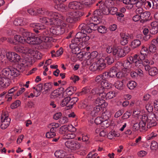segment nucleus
I'll return each mask as SVG.
<instances>
[{"label":"nucleus","mask_w":158,"mask_h":158,"mask_svg":"<svg viewBox=\"0 0 158 158\" xmlns=\"http://www.w3.org/2000/svg\"><path fill=\"white\" fill-rule=\"evenodd\" d=\"M39 9H42V10H48L45 9L44 8H40L37 10V11H36L33 8H31L27 10V12H28L31 15H36L37 14H40L38 12V10ZM42 15H44L45 16L44 18H45L46 16V15H43L42 14Z\"/></svg>","instance_id":"nucleus-31"},{"label":"nucleus","mask_w":158,"mask_h":158,"mask_svg":"<svg viewBox=\"0 0 158 158\" xmlns=\"http://www.w3.org/2000/svg\"><path fill=\"white\" fill-rule=\"evenodd\" d=\"M121 36L120 43L121 45H124L128 42V39L129 38L128 35L123 33H120Z\"/></svg>","instance_id":"nucleus-23"},{"label":"nucleus","mask_w":158,"mask_h":158,"mask_svg":"<svg viewBox=\"0 0 158 158\" xmlns=\"http://www.w3.org/2000/svg\"><path fill=\"white\" fill-rule=\"evenodd\" d=\"M156 111L155 114L150 113L148 116H145L148 121L147 128H150L157 124L156 120L158 121V110Z\"/></svg>","instance_id":"nucleus-8"},{"label":"nucleus","mask_w":158,"mask_h":158,"mask_svg":"<svg viewBox=\"0 0 158 158\" xmlns=\"http://www.w3.org/2000/svg\"><path fill=\"white\" fill-rule=\"evenodd\" d=\"M104 99L102 98L98 97V98L96 100L95 102L97 104H98V106H100L102 105V104L104 103L105 101Z\"/></svg>","instance_id":"nucleus-53"},{"label":"nucleus","mask_w":158,"mask_h":158,"mask_svg":"<svg viewBox=\"0 0 158 158\" xmlns=\"http://www.w3.org/2000/svg\"><path fill=\"white\" fill-rule=\"evenodd\" d=\"M14 24L17 26H22L23 25V20L21 19H17L14 22Z\"/></svg>","instance_id":"nucleus-57"},{"label":"nucleus","mask_w":158,"mask_h":158,"mask_svg":"<svg viewBox=\"0 0 158 158\" xmlns=\"http://www.w3.org/2000/svg\"><path fill=\"white\" fill-rule=\"evenodd\" d=\"M101 109V107L99 106L94 107L93 110H92L90 112L91 116L94 117L98 115L99 114V112Z\"/></svg>","instance_id":"nucleus-28"},{"label":"nucleus","mask_w":158,"mask_h":158,"mask_svg":"<svg viewBox=\"0 0 158 158\" xmlns=\"http://www.w3.org/2000/svg\"><path fill=\"white\" fill-rule=\"evenodd\" d=\"M60 125L58 123H52L49 124L48 127H50V126L56 130L57 128L60 127Z\"/></svg>","instance_id":"nucleus-61"},{"label":"nucleus","mask_w":158,"mask_h":158,"mask_svg":"<svg viewBox=\"0 0 158 158\" xmlns=\"http://www.w3.org/2000/svg\"><path fill=\"white\" fill-rule=\"evenodd\" d=\"M124 3L127 5L126 6L128 9H131L135 4L137 7H142L144 6V2L145 0H123Z\"/></svg>","instance_id":"nucleus-10"},{"label":"nucleus","mask_w":158,"mask_h":158,"mask_svg":"<svg viewBox=\"0 0 158 158\" xmlns=\"http://www.w3.org/2000/svg\"><path fill=\"white\" fill-rule=\"evenodd\" d=\"M118 10L117 8L116 7H112L110 8L108 7V14L110 13L112 15L116 14Z\"/></svg>","instance_id":"nucleus-48"},{"label":"nucleus","mask_w":158,"mask_h":158,"mask_svg":"<svg viewBox=\"0 0 158 158\" xmlns=\"http://www.w3.org/2000/svg\"><path fill=\"white\" fill-rule=\"evenodd\" d=\"M69 100H70V97H67L64 98L62 101L61 105L62 106H65L69 107Z\"/></svg>","instance_id":"nucleus-39"},{"label":"nucleus","mask_w":158,"mask_h":158,"mask_svg":"<svg viewBox=\"0 0 158 158\" xmlns=\"http://www.w3.org/2000/svg\"><path fill=\"white\" fill-rule=\"evenodd\" d=\"M108 118V117L105 115L103 119L102 120L101 125L102 127H103L104 128H107L109 126V123L107 120V119Z\"/></svg>","instance_id":"nucleus-33"},{"label":"nucleus","mask_w":158,"mask_h":158,"mask_svg":"<svg viewBox=\"0 0 158 158\" xmlns=\"http://www.w3.org/2000/svg\"><path fill=\"white\" fill-rule=\"evenodd\" d=\"M69 9L73 10L72 11L68 12L66 14L67 18L66 20L71 23H76L80 19V17L82 16L83 13L77 10L83 8L81 3L77 1H73L69 2L68 5Z\"/></svg>","instance_id":"nucleus-5"},{"label":"nucleus","mask_w":158,"mask_h":158,"mask_svg":"<svg viewBox=\"0 0 158 158\" xmlns=\"http://www.w3.org/2000/svg\"><path fill=\"white\" fill-rule=\"evenodd\" d=\"M25 39L23 38L20 35H16L14 37V39L11 38H8L7 41L11 44H16L18 42L23 44L25 43Z\"/></svg>","instance_id":"nucleus-19"},{"label":"nucleus","mask_w":158,"mask_h":158,"mask_svg":"<svg viewBox=\"0 0 158 158\" xmlns=\"http://www.w3.org/2000/svg\"><path fill=\"white\" fill-rule=\"evenodd\" d=\"M75 137V135L73 133L65 134L64 135V139H72Z\"/></svg>","instance_id":"nucleus-42"},{"label":"nucleus","mask_w":158,"mask_h":158,"mask_svg":"<svg viewBox=\"0 0 158 158\" xmlns=\"http://www.w3.org/2000/svg\"><path fill=\"white\" fill-rule=\"evenodd\" d=\"M89 54L88 56H90V58L91 59L96 61V60L97 59L98 57V53L96 51H94L91 52V54L89 53H87V54Z\"/></svg>","instance_id":"nucleus-41"},{"label":"nucleus","mask_w":158,"mask_h":158,"mask_svg":"<svg viewBox=\"0 0 158 158\" xmlns=\"http://www.w3.org/2000/svg\"><path fill=\"white\" fill-rule=\"evenodd\" d=\"M116 69L115 67H112L109 72H104L105 74H106V78L109 79L110 78L116 77V73H117Z\"/></svg>","instance_id":"nucleus-22"},{"label":"nucleus","mask_w":158,"mask_h":158,"mask_svg":"<svg viewBox=\"0 0 158 158\" xmlns=\"http://www.w3.org/2000/svg\"><path fill=\"white\" fill-rule=\"evenodd\" d=\"M158 32V28L157 25L153 26V27L150 30V33L152 35L156 34Z\"/></svg>","instance_id":"nucleus-50"},{"label":"nucleus","mask_w":158,"mask_h":158,"mask_svg":"<svg viewBox=\"0 0 158 158\" xmlns=\"http://www.w3.org/2000/svg\"><path fill=\"white\" fill-rule=\"evenodd\" d=\"M140 23H143L146 22L150 16V13L149 12L145 11L142 13L140 15Z\"/></svg>","instance_id":"nucleus-24"},{"label":"nucleus","mask_w":158,"mask_h":158,"mask_svg":"<svg viewBox=\"0 0 158 158\" xmlns=\"http://www.w3.org/2000/svg\"><path fill=\"white\" fill-rule=\"evenodd\" d=\"M6 57L11 62H18L21 58L18 54L14 52H8L6 54Z\"/></svg>","instance_id":"nucleus-16"},{"label":"nucleus","mask_w":158,"mask_h":158,"mask_svg":"<svg viewBox=\"0 0 158 158\" xmlns=\"http://www.w3.org/2000/svg\"><path fill=\"white\" fill-rule=\"evenodd\" d=\"M98 68L97 62L96 61L90 65L89 67L90 69L93 71L98 70Z\"/></svg>","instance_id":"nucleus-45"},{"label":"nucleus","mask_w":158,"mask_h":158,"mask_svg":"<svg viewBox=\"0 0 158 158\" xmlns=\"http://www.w3.org/2000/svg\"><path fill=\"white\" fill-rule=\"evenodd\" d=\"M72 89H73V87L71 86L68 87L64 91V94L65 93L66 94H67L69 95H72V93H73Z\"/></svg>","instance_id":"nucleus-60"},{"label":"nucleus","mask_w":158,"mask_h":158,"mask_svg":"<svg viewBox=\"0 0 158 158\" xmlns=\"http://www.w3.org/2000/svg\"><path fill=\"white\" fill-rule=\"evenodd\" d=\"M98 70L101 71L106 67V62L103 58H100L97 61Z\"/></svg>","instance_id":"nucleus-26"},{"label":"nucleus","mask_w":158,"mask_h":158,"mask_svg":"<svg viewBox=\"0 0 158 158\" xmlns=\"http://www.w3.org/2000/svg\"><path fill=\"white\" fill-rule=\"evenodd\" d=\"M152 2L153 0L149 1L145 0V1L144 2V7L147 9H150L152 7Z\"/></svg>","instance_id":"nucleus-47"},{"label":"nucleus","mask_w":158,"mask_h":158,"mask_svg":"<svg viewBox=\"0 0 158 158\" xmlns=\"http://www.w3.org/2000/svg\"><path fill=\"white\" fill-rule=\"evenodd\" d=\"M158 148V144L157 142L155 141L152 142L151 144V148L152 150H156Z\"/></svg>","instance_id":"nucleus-54"},{"label":"nucleus","mask_w":158,"mask_h":158,"mask_svg":"<svg viewBox=\"0 0 158 158\" xmlns=\"http://www.w3.org/2000/svg\"><path fill=\"white\" fill-rule=\"evenodd\" d=\"M146 108L148 112H152L153 110V106L152 103L148 102L146 106Z\"/></svg>","instance_id":"nucleus-56"},{"label":"nucleus","mask_w":158,"mask_h":158,"mask_svg":"<svg viewBox=\"0 0 158 158\" xmlns=\"http://www.w3.org/2000/svg\"><path fill=\"white\" fill-rule=\"evenodd\" d=\"M102 96H103V98L106 100L111 99L115 97V93L113 91H111L107 93H105L103 94Z\"/></svg>","instance_id":"nucleus-27"},{"label":"nucleus","mask_w":158,"mask_h":158,"mask_svg":"<svg viewBox=\"0 0 158 158\" xmlns=\"http://www.w3.org/2000/svg\"><path fill=\"white\" fill-rule=\"evenodd\" d=\"M106 114L105 113L102 114L101 117H98L94 120V122L96 124H101L103 118Z\"/></svg>","instance_id":"nucleus-36"},{"label":"nucleus","mask_w":158,"mask_h":158,"mask_svg":"<svg viewBox=\"0 0 158 158\" xmlns=\"http://www.w3.org/2000/svg\"><path fill=\"white\" fill-rule=\"evenodd\" d=\"M55 9L64 12L66 10L65 7L63 4H61V3L55 5L54 6Z\"/></svg>","instance_id":"nucleus-38"},{"label":"nucleus","mask_w":158,"mask_h":158,"mask_svg":"<svg viewBox=\"0 0 158 158\" xmlns=\"http://www.w3.org/2000/svg\"><path fill=\"white\" fill-rule=\"evenodd\" d=\"M64 88L61 87L54 90L50 94V98L55 99L58 98H60L63 97L64 95Z\"/></svg>","instance_id":"nucleus-13"},{"label":"nucleus","mask_w":158,"mask_h":158,"mask_svg":"<svg viewBox=\"0 0 158 158\" xmlns=\"http://www.w3.org/2000/svg\"><path fill=\"white\" fill-rule=\"evenodd\" d=\"M136 83L134 81H129L127 84V87L131 89H133L136 87Z\"/></svg>","instance_id":"nucleus-43"},{"label":"nucleus","mask_w":158,"mask_h":158,"mask_svg":"<svg viewBox=\"0 0 158 158\" xmlns=\"http://www.w3.org/2000/svg\"><path fill=\"white\" fill-rule=\"evenodd\" d=\"M10 120V118L6 115H2L1 118V128L3 129L6 128L9 125Z\"/></svg>","instance_id":"nucleus-17"},{"label":"nucleus","mask_w":158,"mask_h":158,"mask_svg":"<svg viewBox=\"0 0 158 158\" xmlns=\"http://www.w3.org/2000/svg\"><path fill=\"white\" fill-rule=\"evenodd\" d=\"M94 61V60L89 57L88 59L83 61V63L84 64H85V65H91Z\"/></svg>","instance_id":"nucleus-59"},{"label":"nucleus","mask_w":158,"mask_h":158,"mask_svg":"<svg viewBox=\"0 0 158 158\" xmlns=\"http://www.w3.org/2000/svg\"><path fill=\"white\" fill-rule=\"evenodd\" d=\"M18 87L16 86L12 88L8 91V94H7L6 96V98H7V101H10L11 100L13 96L12 94L15 91L18 90Z\"/></svg>","instance_id":"nucleus-25"},{"label":"nucleus","mask_w":158,"mask_h":158,"mask_svg":"<svg viewBox=\"0 0 158 158\" xmlns=\"http://www.w3.org/2000/svg\"><path fill=\"white\" fill-rule=\"evenodd\" d=\"M132 65V64L126 60L123 64V66L125 68L129 69L134 68V66H133Z\"/></svg>","instance_id":"nucleus-51"},{"label":"nucleus","mask_w":158,"mask_h":158,"mask_svg":"<svg viewBox=\"0 0 158 158\" xmlns=\"http://www.w3.org/2000/svg\"><path fill=\"white\" fill-rule=\"evenodd\" d=\"M115 87L118 89L122 90L124 87L123 83L122 81H117L114 84Z\"/></svg>","instance_id":"nucleus-34"},{"label":"nucleus","mask_w":158,"mask_h":158,"mask_svg":"<svg viewBox=\"0 0 158 158\" xmlns=\"http://www.w3.org/2000/svg\"><path fill=\"white\" fill-rule=\"evenodd\" d=\"M93 26H91V28L88 27V30L85 31V34L86 33H90L92 32V30L95 31L97 30L98 31L101 33H104L106 32L107 29L104 26H98V25L94 26V24H92Z\"/></svg>","instance_id":"nucleus-12"},{"label":"nucleus","mask_w":158,"mask_h":158,"mask_svg":"<svg viewBox=\"0 0 158 158\" xmlns=\"http://www.w3.org/2000/svg\"><path fill=\"white\" fill-rule=\"evenodd\" d=\"M14 48L15 51L18 52L23 53H32L31 49L26 47L23 44L15 45L14 47Z\"/></svg>","instance_id":"nucleus-15"},{"label":"nucleus","mask_w":158,"mask_h":158,"mask_svg":"<svg viewBox=\"0 0 158 158\" xmlns=\"http://www.w3.org/2000/svg\"><path fill=\"white\" fill-rule=\"evenodd\" d=\"M23 63H19L16 68L10 66L3 69L2 73L5 77H0V88H5L10 85V78L16 77L19 74L20 72H23L25 69Z\"/></svg>","instance_id":"nucleus-4"},{"label":"nucleus","mask_w":158,"mask_h":158,"mask_svg":"<svg viewBox=\"0 0 158 158\" xmlns=\"http://www.w3.org/2000/svg\"><path fill=\"white\" fill-rule=\"evenodd\" d=\"M126 75L127 74L126 73L121 71H119L117 72L116 77L118 79H122L125 77Z\"/></svg>","instance_id":"nucleus-46"},{"label":"nucleus","mask_w":158,"mask_h":158,"mask_svg":"<svg viewBox=\"0 0 158 158\" xmlns=\"http://www.w3.org/2000/svg\"><path fill=\"white\" fill-rule=\"evenodd\" d=\"M68 122V118L66 117H63L60 119L59 123L61 124H64Z\"/></svg>","instance_id":"nucleus-64"},{"label":"nucleus","mask_w":158,"mask_h":158,"mask_svg":"<svg viewBox=\"0 0 158 158\" xmlns=\"http://www.w3.org/2000/svg\"><path fill=\"white\" fill-rule=\"evenodd\" d=\"M145 116H143L142 120L139 122V123H137L134 124L133 126V129L135 130H138L140 129V131L143 130H145V126L147 124L148 125V121Z\"/></svg>","instance_id":"nucleus-11"},{"label":"nucleus","mask_w":158,"mask_h":158,"mask_svg":"<svg viewBox=\"0 0 158 158\" xmlns=\"http://www.w3.org/2000/svg\"><path fill=\"white\" fill-rule=\"evenodd\" d=\"M158 44H156L155 43H152V40L151 42V44L150 45L149 47V50L150 52H155L156 49V47L158 46Z\"/></svg>","instance_id":"nucleus-37"},{"label":"nucleus","mask_w":158,"mask_h":158,"mask_svg":"<svg viewBox=\"0 0 158 158\" xmlns=\"http://www.w3.org/2000/svg\"><path fill=\"white\" fill-rule=\"evenodd\" d=\"M141 44V42L139 40H134L131 43V47L132 48L135 49L139 47Z\"/></svg>","instance_id":"nucleus-32"},{"label":"nucleus","mask_w":158,"mask_h":158,"mask_svg":"<svg viewBox=\"0 0 158 158\" xmlns=\"http://www.w3.org/2000/svg\"><path fill=\"white\" fill-rule=\"evenodd\" d=\"M150 64L152 65L154 64V61L153 60L149 61L148 59H145L143 61L140 58L139 55H135V59L134 64L135 67L137 68H142L143 66L146 64Z\"/></svg>","instance_id":"nucleus-9"},{"label":"nucleus","mask_w":158,"mask_h":158,"mask_svg":"<svg viewBox=\"0 0 158 158\" xmlns=\"http://www.w3.org/2000/svg\"><path fill=\"white\" fill-rule=\"evenodd\" d=\"M46 137L48 138H53L56 136L55 133H53L49 131L46 133Z\"/></svg>","instance_id":"nucleus-62"},{"label":"nucleus","mask_w":158,"mask_h":158,"mask_svg":"<svg viewBox=\"0 0 158 158\" xmlns=\"http://www.w3.org/2000/svg\"><path fill=\"white\" fill-rule=\"evenodd\" d=\"M39 14L45 15V18H40V21L47 25H53L55 27L50 28V32L53 35L62 34L65 31L66 24L63 20L64 17L61 14L55 12L46 10L39 9L38 11Z\"/></svg>","instance_id":"nucleus-2"},{"label":"nucleus","mask_w":158,"mask_h":158,"mask_svg":"<svg viewBox=\"0 0 158 158\" xmlns=\"http://www.w3.org/2000/svg\"><path fill=\"white\" fill-rule=\"evenodd\" d=\"M149 64H146L145 65V69L146 71H148L149 75L154 76L156 75L158 73V70L155 67L151 68Z\"/></svg>","instance_id":"nucleus-21"},{"label":"nucleus","mask_w":158,"mask_h":158,"mask_svg":"<svg viewBox=\"0 0 158 158\" xmlns=\"http://www.w3.org/2000/svg\"><path fill=\"white\" fill-rule=\"evenodd\" d=\"M130 51V48L126 46L122 49L120 46L113 47V54L118 57H123Z\"/></svg>","instance_id":"nucleus-7"},{"label":"nucleus","mask_w":158,"mask_h":158,"mask_svg":"<svg viewBox=\"0 0 158 158\" xmlns=\"http://www.w3.org/2000/svg\"><path fill=\"white\" fill-rule=\"evenodd\" d=\"M105 62H106L108 64L110 65L114 62V60L112 57L108 56L104 59Z\"/></svg>","instance_id":"nucleus-44"},{"label":"nucleus","mask_w":158,"mask_h":158,"mask_svg":"<svg viewBox=\"0 0 158 158\" xmlns=\"http://www.w3.org/2000/svg\"><path fill=\"white\" fill-rule=\"evenodd\" d=\"M113 47L106 45V51L108 53H113Z\"/></svg>","instance_id":"nucleus-63"},{"label":"nucleus","mask_w":158,"mask_h":158,"mask_svg":"<svg viewBox=\"0 0 158 158\" xmlns=\"http://www.w3.org/2000/svg\"><path fill=\"white\" fill-rule=\"evenodd\" d=\"M149 50L147 48L145 47L144 46H142L140 53L141 55H143V56L146 55L149 52Z\"/></svg>","instance_id":"nucleus-52"},{"label":"nucleus","mask_w":158,"mask_h":158,"mask_svg":"<svg viewBox=\"0 0 158 158\" xmlns=\"http://www.w3.org/2000/svg\"><path fill=\"white\" fill-rule=\"evenodd\" d=\"M96 6H99V9L96 10H98V11H100L101 14L102 13V14L104 15L108 14V7L106 6L102 1H99L98 3H97Z\"/></svg>","instance_id":"nucleus-18"},{"label":"nucleus","mask_w":158,"mask_h":158,"mask_svg":"<svg viewBox=\"0 0 158 158\" xmlns=\"http://www.w3.org/2000/svg\"><path fill=\"white\" fill-rule=\"evenodd\" d=\"M21 104V102L19 100H16L10 106L11 109H13L19 107Z\"/></svg>","instance_id":"nucleus-49"},{"label":"nucleus","mask_w":158,"mask_h":158,"mask_svg":"<svg viewBox=\"0 0 158 158\" xmlns=\"http://www.w3.org/2000/svg\"><path fill=\"white\" fill-rule=\"evenodd\" d=\"M95 0H80L82 4V5L86 7H89L91 5L94 3Z\"/></svg>","instance_id":"nucleus-29"},{"label":"nucleus","mask_w":158,"mask_h":158,"mask_svg":"<svg viewBox=\"0 0 158 158\" xmlns=\"http://www.w3.org/2000/svg\"><path fill=\"white\" fill-rule=\"evenodd\" d=\"M106 88L105 87H103L102 85H101L98 89H97V94L98 97H101L103 98V96H102L103 94L105 93V89Z\"/></svg>","instance_id":"nucleus-35"},{"label":"nucleus","mask_w":158,"mask_h":158,"mask_svg":"<svg viewBox=\"0 0 158 158\" xmlns=\"http://www.w3.org/2000/svg\"><path fill=\"white\" fill-rule=\"evenodd\" d=\"M118 135L114 131L110 132L108 135L107 137L110 139H112L114 137L118 136Z\"/></svg>","instance_id":"nucleus-58"},{"label":"nucleus","mask_w":158,"mask_h":158,"mask_svg":"<svg viewBox=\"0 0 158 158\" xmlns=\"http://www.w3.org/2000/svg\"><path fill=\"white\" fill-rule=\"evenodd\" d=\"M68 130H71V131L74 132L76 131V128L72 125H64L60 127L59 130V132L61 134H63Z\"/></svg>","instance_id":"nucleus-20"},{"label":"nucleus","mask_w":158,"mask_h":158,"mask_svg":"<svg viewBox=\"0 0 158 158\" xmlns=\"http://www.w3.org/2000/svg\"><path fill=\"white\" fill-rule=\"evenodd\" d=\"M43 88V86L42 84H39L36 86L35 88V91L37 92L36 96V97L40 95V92L42 90Z\"/></svg>","instance_id":"nucleus-40"},{"label":"nucleus","mask_w":158,"mask_h":158,"mask_svg":"<svg viewBox=\"0 0 158 158\" xmlns=\"http://www.w3.org/2000/svg\"><path fill=\"white\" fill-rule=\"evenodd\" d=\"M54 154L57 157L62 158L65 156L66 153L62 150H59L55 152Z\"/></svg>","instance_id":"nucleus-30"},{"label":"nucleus","mask_w":158,"mask_h":158,"mask_svg":"<svg viewBox=\"0 0 158 158\" xmlns=\"http://www.w3.org/2000/svg\"><path fill=\"white\" fill-rule=\"evenodd\" d=\"M65 146L71 150H76L79 149L81 144L77 141L74 140H69L65 143Z\"/></svg>","instance_id":"nucleus-14"},{"label":"nucleus","mask_w":158,"mask_h":158,"mask_svg":"<svg viewBox=\"0 0 158 158\" xmlns=\"http://www.w3.org/2000/svg\"><path fill=\"white\" fill-rule=\"evenodd\" d=\"M106 77V74H105L104 73H103L102 74L98 75L96 77L95 81L98 84L105 87L106 88L108 89L111 88L112 85L110 83L108 82Z\"/></svg>","instance_id":"nucleus-6"},{"label":"nucleus","mask_w":158,"mask_h":158,"mask_svg":"<svg viewBox=\"0 0 158 158\" xmlns=\"http://www.w3.org/2000/svg\"><path fill=\"white\" fill-rule=\"evenodd\" d=\"M30 27L33 28V30L35 32V35L29 33L27 30L21 28L19 29V32L23 36V38L25 39V42L29 44L36 45L40 44L43 42H51L52 38L49 37V31L45 29L43 25L36 23L30 24Z\"/></svg>","instance_id":"nucleus-1"},{"label":"nucleus","mask_w":158,"mask_h":158,"mask_svg":"<svg viewBox=\"0 0 158 158\" xmlns=\"http://www.w3.org/2000/svg\"><path fill=\"white\" fill-rule=\"evenodd\" d=\"M101 15L100 11L98 12V10H96L94 12L92 17H90V19H88L87 21L86 24L83 23L79 26V29L81 32L77 33L75 38L72 40V44H70V47L73 44H75L77 45L79 42L81 44V43H82L83 42H86L89 39V36L85 34V31L88 30L87 27L91 28V26H93L92 24H94L95 26L100 23L101 19L99 16Z\"/></svg>","instance_id":"nucleus-3"},{"label":"nucleus","mask_w":158,"mask_h":158,"mask_svg":"<svg viewBox=\"0 0 158 158\" xmlns=\"http://www.w3.org/2000/svg\"><path fill=\"white\" fill-rule=\"evenodd\" d=\"M143 33L145 36V38L146 39V40H148L150 39L151 36L149 33V30L148 28H145L143 31Z\"/></svg>","instance_id":"nucleus-55"}]
</instances>
